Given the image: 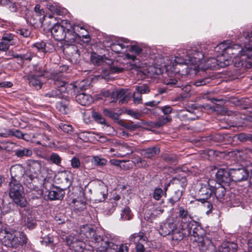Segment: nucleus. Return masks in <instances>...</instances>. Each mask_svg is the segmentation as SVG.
<instances>
[{
    "mask_svg": "<svg viewBox=\"0 0 252 252\" xmlns=\"http://www.w3.org/2000/svg\"><path fill=\"white\" fill-rule=\"evenodd\" d=\"M105 60H108L111 63L112 61L108 59L106 57L100 56L97 54H94L91 56V62L97 65H100L105 62Z\"/></svg>",
    "mask_w": 252,
    "mask_h": 252,
    "instance_id": "obj_36",
    "label": "nucleus"
},
{
    "mask_svg": "<svg viewBox=\"0 0 252 252\" xmlns=\"http://www.w3.org/2000/svg\"><path fill=\"white\" fill-rule=\"evenodd\" d=\"M29 193V197L30 199L34 200L40 198L43 194V191L41 189H30Z\"/></svg>",
    "mask_w": 252,
    "mask_h": 252,
    "instance_id": "obj_46",
    "label": "nucleus"
},
{
    "mask_svg": "<svg viewBox=\"0 0 252 252\" xmlns=\"http://www.w3.org/2000/svg\"><path fill=\"white\" fill-rule=\"evenodd\" d=\"M8 193L10 198L18 206L25 207L27 201L24 195V188L20 182L10 181L8 184Z\"/></svg>",
    "mask_w": 252,
    "mask_h": 252,
    "instance_id": "obj_2",
    "label": "nucleus"
},
{
    "mask_svg": "<svg viewBox=\"0 0 252 252\" xmlns=\"http://www.w3.org/2000/svg\"><path fill=\"white\" fill-rule=\"evenodd\" d=\"M114 97L119 99L122 103L127 102L130 98V92L128 90L121 89L113 93Z\"/></svg>",
    "mask_w": 252,
    "mask_h": 252,
    "instance_id": "obj_23",
    "label": "nucleus"
},
{
    "mask_svg": "<svg viewBox=\"0 0 252 252\" xmlns=\"http://www.w3.org/2000/svg\"><path fill=\"white\" fill-rule=\"evenodd\" d=\"M142 94L138 92L134 91L133 93V102L135 104H140L142 102Z\"/></svg>",
    "mask_w": 252,
    "mask_h": 252,
    "instance_id": "obj_61",
    "label": "nucleus"
},
{
    "mask_svg": "<svg viewBox=\"0 0 252 252\" xmlns=\"http://www.w3.org/2000/svg\"><path fill=\"white\" fill-rule=\"evenodd\" d=\"M194 245L200 252H215V247L211 240L206 237L194 239Z\"/></svg>",
    "mask_w": 252,
    "mask_h": 252,
    "instance_id": "obj_7",
    "label": "nucleus"
},
{
    "mask_svg": "<svg viewBox=\"0 0 252 252\" xmlns=\"http://www.w3.org/2000/svg\"><path fill=\"white\" fill-rule=\"evenodd\" d=\"M49 178H48L45 175H35L29 174L25 177L24 183V185L29 189H41L42 187L46 189H48V185H52V183L49 182Z\"/></svg>",
    "mask_w": 252,
    "mask_h": 252,
    "instance_id": "obj_4",
    "label": "nucleus"
},
{
    "mask_svg": "<svg viewBox=\"0 0 252 252\" xmlns=\"http://www.w3.org/2000/svg\"><path fill=\"white\" fill-rule=\"evenodd\" d=\"M135 87V90L141 94H148L150 91L149 86L146 84H142L140 86H136Z\"/></svg>",
    "mask_w": 252,
    "mask_h": 252,
    "instance_id": "obj_50",
    "label": "nucleus"
},
{
    "mask_svg": "<svg viewBox=\"0 0 252 252\" xmlns=\"http://www.w3.org/2000/svg\"><path fill=\"white\" fill-rule=\"evenodd\" d=\"M22 223L24 226L29 229H33L37 225L35 217L31 214L25 215L23 216Z\"/></svg>",
    "mask_w": 252,
    "mask_h": 252,
    "instance_id": "obj_24",
    "label": "nucleus"
},
{
    "mask_svg": "<svg viewBox=\"0 0 252 252\" xmlns=\"http://www.w3.org/2000/svg\"><path fill=\"white\" fill-rule=\"evenodd\" d=\"M64 190L58 187H54L48 190V197L50 200H62L64 196Z\"/></svg>",
    "mask_w": 252,
    "mask_h": 252,
    "instance_id": "obj_19",
    "label": "nucleus"
},
{
    "mask_svg": "<svg viewBox=\"0 0 252 252\" xmlns=\"http://www.w3.org/2000/svg\"><path fill=\"white\" fill-rule=\"evenodd\" d=\"M231 181L235 182L246 181L249 176L248 170L245 168H230Z\"/></svg>",
    "mask_w": 252,
    "mask_h": 252,
    "instance_id": "obj_11",
    "label": "nucleus"
},
{
    "mask_svg": "<svg viewBox=\"0 0 252 252\" xmlns=\"http://www.w3.org/2000/svg\"><path fill=\"white\" fill-rule=\"evenodd\" d=\"M208 67L211 69H218L219 68L218 65V62L217 58H210L207 62Z\"/></svg>",
    "mask_w": 252,
    "mask_h": 252,
    "instance_id": "obj_52",
    "label": "nucleus"
},
{
    "mask_svg": "<svg viewBox=\"0 0 252 252\" xmlns=\"http://www.w3.org/2000/svg\"><path fill=\"white\" fill-rule=\"evenodd\" d=\"M208 199H204V200H198V201L201 202L203 205L204 207H206L207 210H206V213L207 214H209L213 209L212 204L208 201Z\"/></svg>",
    "mask_w": 252,
    "mask_h": 252,
    "instance_id": "obj_60",
    "label": "nucleus"
},
{
    "mask_svg": "<svg viewBox=\"0 0 252 252\" xmlns=\"http://www.w3.org/2000/svg\"><path fill=\"white\" fill-rule=\"evenodd\" d=\"M175 227L174 223H164L160 225L159 233L163 236L171 235Z\"/></svg>",
    "mask_w": 252,
    "mask_h": 252,
    "instance_id": "obj_30",
    "label": "nucleus"
},
{
    "mask_svg": "<svg viewBox=\"0 0 252 252\" xmlns=\"http://www.w3.org/2000/svg\"><path fill=\"white\" fill-rule=\"evenodd\" d=\"M69 100L66 98H63L62 101L57 104V108L62 113L66 114L69 111Z\"/></svg>",
    "mask_w": 252,
    "mask_h": 252,
    "instance_id": "obj_34",
    "label": "nucleus"
},
{
    "mask_svg": "<svg viewBox=\"0 0 252 252\" xmlns=\"http://www.w3.org/2000/svg\"><path fill=\"white\" fill-rule=\"evenodd\" d=\"M11 181L20 182L26 174V170L21 164H15L10 168Z\"/></svg>",
    "mask_w": 252,
    "mask_h": 252,
    "instance_id": "obj_15",
    "label": "nucleus"
},
{
    "mask_svg": "<svg viewBox=\"0 0 252 252\" xmlns=\"http://www.w3.org/2000/svg\"><path fill=\"white\" fill-rule=\"evenodd\" d=\"M14 153L15 156L21 158L24 157H30L32 154V151L30 149L26 148H22L15 150Z\"/></svg>",
    "mask_w": 252,
    "mask_h": 252,
    "instance_id": "obj_35",
    "label": "nucleus"
},
{
    "mask_svg": "<svg viewBox=\"0 0 252 252\" xmlns=\"http://www.w3.org/2000/svg\"><path fill=\"white\" fill-rule=\"evenodd\" d=\"M49 160L52 163L57 165H60L62 162V158L58 154L53 153L50 156Z\"/></svg>",
    "mask_w": 252,
    "mask_h": 252,
    "instance_id": "obj_49",
    "label": "nucleus"
},
{
    "mask_svg": "<svg viewBox=\"0 0 252 252\" xmlns=\"http://www.w3.org/2000/svg\"><path fill=\"white\" fill-rule=\"evenodd\" d=\"M26 77L31 86L34 87L37 90L41 88L42 83L39 79V76L35 75L28 74Z\"/></svg>",
    "mask_w": 252,
    "mask_h": 252,
    "instance_id": "obj_29",
    "label": "nucleus"
},
{
    "mask_svg": "<svg viewBox=\"0 0 252 252\" xmlns=\"http://www.w3.org/2000/svg\"><path fill=\"white\" fill-rule=\"evenodd\" d=\"M65 91V88L63 90H53L45 93L44 95V97L48 98H64V95L63 93Z\"/></svg>",
    "mask_w": 252,
    "mask_h": 252,
    "instance_id": "obj_31",
    "label": "nucleus"
},
{
    "mask_svg": "<svg viewBox=\"0 0 252 252\" xmlns=\"http://www.w3.org/2000/svg\"><path fill=\"white\" fill-rule=\"evenodd\" d=\"M48 81L50 84H54L57 88H60L57 90H63V88L66 89L65 86L67 83L62 79L60 75H51L48 78Z\"/></svg>",
    "mask_w": 252,
    "mask_h": 252,
    "instance_id": "obj_25",
    "label": "nucleus"
},
{
    "mask_svg": "<svg viewBox=\"0 0 252 252\" xmlns=\"http://www.w3.org/2000/svg\"><path fill=\"white\" fill-rule=\"evenodd\" d=\"M163 194V190L160 188H156L154 189L153 197L156 200H159Z\"/></svg>",
    "mask_w": 252,
    "mask_h": 252,
    "instance_id": "obj_53",
    "label": "nucleus"
},
{
    "mask_svg": "<svg viewBox=\"0 0 252 252\" xmlns=\"http://www.w3.org/2000/svg\"><path fill=\"white\" fill-rule=\"evenodd\" d=\"M104 246H101L97 249V252H108L110 249L115 250L117 248V245L109 241L104 242Z\"/></svg>",
    "mask_w": 252,
    "mask_h": 252,
    "instance_id": "obj_38",
    "label": "nucleus"
},
{
    "mask_svg": "<svg viewBox=\"0 0 252 252\" xmlns=\"http://www.w3.org/2000/svg\"><path fill=\"white\" fill-rule=\"evenodd\" d=\"M58 127L62 129L63 132L67 133H69L72 132L73 129L71 125L63 123H60L59 124Z\"/></svg>",
    "mask_w": 252,
    "mask_h": 252,
    "instance_id": "obj_57",
    "label": "nucleus"
},
{
    "mask_svg": "<svg viewBox=\"0 0 252 252\" xmlns=\"http://www.w3.org/2000/svg\"><path fill=\"white\" fill-rule=\"evenodd\" d=\"M68 69V66L66 65H56L55 67H52L50 68V72L52 75H54L55 74L60 75L61 73L65 72Z\"/></svg>",
    "mask_w": 252,
    "mask_h": 252,
    "instance_id": "obj_42",
    "label": "nucleus"
},
{
    "mask_svg": "<svg viewBox=\"0 0 252 252\" xmlns=\"http://www.w3.org/2000/svg\"><path fill=\"white\" fill-rule=\"evenodd\" d=\"M251 135L250 134H246L244 133H241L236 135L237 138L240 141L242 142H245L247 141H251Z\"/></svg>",
    "mask_w": 252,
    "mask_h": 252,
    "instance_id": "obj_58",
    "label": "nucleus"
},
{
    "mask_svg": "<svg viewBox=\"0 0 252 252\" xmlns=\"http://www.w3.org/2000/svg\"><path fill=\"white\" fill-rule=\"evenodd\" d=\"M93 162L94 164L97 166H103L106 164L107 160L103 158H100L99 157H94L93 159Z\"/></svg>",
    "mask_w": 252,
    "mask_h": 252,
    "instance_id": "obj_54",
    "label": "nucleus"
},
{
    "mask_svg": "<svg viewBox=\"0 0 252 252\" xmlns=\"http://www.w3.org/2000/svg\"><path fill=\"white\" fill-rule=\"evenodd\" d=\"M242 52V47L237 44H234L232 45H228L227 48L226 49V54L228 55V57L232 58L233 56H238L241 55Z\"/></svg>",
    "mask_w": 252,
    "mask_h": 252,
    "instance_id": "obj_28",
    "label": "nucleus"
},
{
    "mask_svg": "<svg viewBox=\"0 0 252 252\" xmlns=\"http://www.w3.org/2000/svg\"><path fill=\"white\" fill-rule=\"evenodd\" d=\"M81 233L83 234L90 241L99 243L103 241V236L98 234L94 229L86 225L81 228Z\"/></svg>",
    "mask_w": 252,
    "mask_h": 252,
    "instance_id": "obj_10",
    "label": "nucleus"
},
{
    "mask_svg": "<svg viewBox=\"0 0 252 252\" xmlns=\"http://www.w3.org/2000/svg\"><path fill=\"white\" fill-rule=\"evenodd\" d=\"M93 118L95 121L101 124H105V119L97 112H94L93 114Z\"/></svg>",
    "mask_w": 252,
    "mask_h": 252,
    "instance_id": "obj_63",
    "label": "nucleus"
},
{
    "mask_svg": "<svg viewBox=\"0 0 252 252\" xmlns=\"http://www.w3.org/2000/svg\"><path fill=\"white\" fill-rule=\"evenodd\" d=\"M171 120L172 118L170 116H161L155 122L154 125L156 127H160L171 122Z\"/></svg>",
    "mask_w": 252,
    "mask_h": 252,
    "instance_id": "obj_37",
    "label": "nucleus"
},
{
    "mask_svg": "<svg viewBox=\"0 0 252 252\" xmlns=\"http://www.w3.org/2000/svg\"><path fill=\"white\" fill-rule=\"evenodd\" d=\"M187 228H184L182 229L183 231H187V235H192L195 239H198L199 237H203V230L198 225V223L195 221V223H191Z\"/></svg>",
    "mask_w": 252,
    "mask_h": 252,
    "instance_id": "obj_16",
    "label": "nucleus"
},
{
    "mask_svg": "<svg viewBox=\"0 0 252 252\" xmlns=\"http://www.w3.org/2000/svg\"><path fill=\"white\" fill-rule=\"evenodd\" d=\"M214 195L218 200L224 199V196L226 193L225 189L220 184L215 181L214 184Z\"/></svg>",
    "mask_w": 252,
    "mask_h": 252,
    "instance_id": "obj_27",
    "label": "nucleus"
},
{
    "mask_svg": "<svg viewBox=\"0 0 252 252\" xmlns=\"http://www.w3.org/2000/svg\"><path fill=\"white\" fill-rule=\"evenodd\" d=\"M243 35L246 39L248 40V43L245 45V48L248 51L251 52L252 51V32H244Z\"/></svg>",
    "mask_w": 252,
    "mask_h": 252,
    "instance_id": "obj_45",
    "label": "nucleus"
},
{
    "mask_svg": "<svg viewBox=\"0 0 252 252\" xmlns=\"http://www.w3.org/2000/svg\"><path fill=\"white\" fill-rule=\"evenodd\" d=\"M32 46L36 48L38 52H42L44 54L50 52V49L46 43L44 41L37 42L33 44Z\"/></svg>",
    "mask_w": 252,
    "mask_h": 252,
    "instance_id": "obj_41",
    "label": "nucleus"
},
{
    "mask_svg": "<svg viewBox=\"0 0 252 252\" xmlns=\"http://www.w3.org/2000/svg\"><path fill=\"white\" fill-rule=\"evenodd\" d=\"M214 184L215 181L209 179L199 184L200 188L198 191V195L200 197L197 200L209 199L214 195Z\"/></svg>",
    "mask_w": 252,
    "mask_h": 252,
    "instance_id": "obj_5",
    "label": "nucleus"
},
{
    "mask_svg": "<svg viewBox=\"0 0 252 252\" xmlns=\"http://www.w3.org/2000/svg\"><path fill=\"white\" fill-rule=\"evenodd\" d=\"M171 184L172 192L168 199V203L173 207L182 197L183 190L187 185V180L185 176L180 178L175 177L171 180Z\"/></svg>",
    "mask_w": 252,
    "mask_h": 252,
    "instance_id": "obj_3",
    "label": "nucleus"
},
{
    "mask_svg": "<svg viewBox=\"0 0 252 252\" xmlns=\"http://www.w3.org/2000/svg\"><path fill=\"white\" fill-rule=\"evenodd\" d=\"M129 240L130 243H133L136 245L138 243H141L140 242H146V237L144 236L142 232L140 231L131 234L129 238Z\"/></svg>",
    "mask_w": 252,
    "mask_h": 252,
    "instance_id": "obj_32",
    "label": "nucleus"
},
{
    "mask_svg": "<svg viewBox=\"0 0 252 252\" xmlns=\"http://www.w3.org/2000/svg\"><path fill=\"white\" fill-rule=\"evenodd\" d=\"M66 243L70 249L74 252H93L92 250H87L86 244L82 241L69 237L66 239Z\"/></svg>",
    "mask_w": 252,
    "mask_h": 252,
    "instance_id": "obj_9",
    "label": "nucleus"
},
{
    "mask_svg": "<svg viewBox=\"0 0 252 252\" xmlns=\"http://www.w3.org/2000/svg\"><path fill=\"white\" fill-rule=\"evenodd\" d=\"M27 22L35 28L44 25L45 24L41 20V17L38 14H33L29 16L27 19Z\"/></svg>",
    "mask_w": 252,
    "mask_h": 252,
    "instance_id": "obj_33",
    "label": "nucleus"
},
{
    "mask_svg": "<svg viewBox=\"0 0 252 252\" xmlns=\"http://www.w3.org/2000/svg\"><path fill=\"white\" fill-rule=\"evenodd\" d=\"M116 147L118 156L121 158L129 156L134 152L133 147L125 142H116Z\"/></svg>",
    "mask_w": 252,
    "mask_h": 252,
    "instance_id": "obj_13",
    "label": "nucleus"
},
{
    "mask_svg": "<svg viewBox=\"0 0 252 252\" xmlns=\"http://www.w3.org/2000/svg\"><path fill=\"white\" fill-rule=\"evenodd\" d=\"M161 158L165 162L170 164H174L177 162V157L174 154H164Z\"/></svg>",
    "mask_w": 252,
    "mask_h": 252,
    "instance_id": "obj_44",
    "label": "nucleus"
},
{
    "mask_svg": "<svg viewBox=\"0 0 252 252\" xmlns=\"http://www.w3.org/2000/svg\"><path fill=\"white\" fill-rule=\"evenodd\" d=\"M228 45V44H227L226 42H223L215 47V51L217 52L220 53V54H226Z\"/></svg>",
    "mask_w": 252,
    "mask_h": 252,
    "instance_id": "obj_48",
    "label": "nucleus"
},
{
    "mask_svg": "<svg viewBox=\"0 0 252 252\" xmlns=\"http://www.w3.org/2000/svg\"><path fill=\"white\" fill-rule=\"evenodd\" d=\"M17 33L24 37H29L31 34V31L26 28H21L17 30Z\"/></svg>",
    "mask_w": 252,
    "mask_h": 252,
    "instance_id": "obj_59",
    "label": "nucleus"
},
{
    "mask_svg": "<svg viewBox=\"0 0 252 252\" xmlns=\"http://www.w3.org/2000/svg\"><path fill=\"white\" fill-rule=\"evenodd\" d=\"M63 52L70 57L76 55L79 56V50L77 47L74 44L70 45L65 48L63 50Z\"/></svg>",
    "mask_w": 252,
    "mask_h": 252,
    "instance_id": "obj_39",
    "label": "nucleus"
},
{
    "mask_svg": "<svg viewBox=\"0 0 252 252\" xmlns=\"http://www.w3.org/2000/svg\"><path fill=\"white\" fill-rule=\"evenodd\" d=\"M76 101L83 106L91 104L94 101L93 97L89 94L81 92L78 93L75 97Z\"/></svg>",
    "mask_w": 252,
    "mask_h": 252,
    "instance_id": "obj_22",
    "label": "nucleus"
},
{
    "mask_svg": "<svg viewBox=\"0 0 252 252\" xmlns=\"http://www.w3.org/2000/svg\"><path fill=\"white\" fill-rule=\"evenodd\" d=\"M25 234L20 233L17 236L16 232L9 228L5 227L0 230V242L6 247L17 248L27 243Z\"/></svg>",
    "mask_w": 252,
    "mask_h": 252,
    "instance_id": "obj_1",
    "label": "nucleus"
},
{
    "mask_svg": "<svg viewBox=\"0 0 252 252\" xmlns=\"http://www.w3.org/2000/svg\"><path fill=\"white\" fill-rule=\"evenodd\" d=\"M126 113L127 114L136 119H139L142 116V114L140 112L137 111H134L132 109L127 110L126 111Z\"/></svg>",
    "mask_w": 252,
    "mask_h": 252,
    "instance_id": "obj_62",
    "label": "nucleus"
},
{
    "mask_svg": "<svg viewBox=\"0 0 252 252\" xmlns=\"http://www.w3.org/2000/svg\"><path fill=\"white\" fill-rule=\"evenodd\" d=\"M238 246L237 243L233 242H225L222 243L218 248V252H237Z\"/></svg>",
    "mask_w": 252,
    "mask_h": 252,
    "instance_id": "obj_21",
    "label": "nucleus"
},
{
    "mask_svg": "<svg viewBox=\"0 0 252 252\" xmlns=\"http://www.w3.org/2000/svg\"><path fill=\"white\" fill-rule=\"evenodd\" d=\"M61 179H62V184H63V189L68 188L71 185V181L68 176L65 174L61 175Z\"/></svg>",
    "mask_w": 252,
    "mask_h": 252,
    "instance_id": "obj_51",
    "label": "nucleus"
},
{
    "mask_svg": "<svg viewBox=\"0 0 252 252\" xmlns=\"http://www.w3.org/2000/svg\"><path fill=\"white\" fill-rule=\"evenodd\" d=\"M50 29L52 35L55 40L61 41L64 40L65 38V27L56 24L54 25Z\"/></svg>",
    "mask_w": 252,
    "mask_h": 252,
    "instance_id": "obj_17",
    "label": "nucleus"
},
{
    "mask_svg": "<svg viewBox=\"0 0 252 252\" xmlns=\"http://www.w3.org/2000/svg\"><path fill=\"white\" fill-rule=\"evenodd\" d=\"M225 54H220L217 56V60L218 62V65L220 68H222L228 65L231 61L229 59H224V56Z\"/></svg>",
    "mask_w": 252,
    "mask_h": 252,
    "instance_id": "obj_43",
    "label": "nucleus"
},
{
    "mask_svg": "<svg viewBox=\"0 0 252 252\" xmlns=\"http://www.w3.org/2000/svg\"><path fill=\"white\" fill-rule=\"evenodd\" d=\"M192 113L190 111H187L180 115V118L183 121H193L196 119L197 117H191Z\"/></svg>",
    "mask_w": 252,
    "mask_h": 252,
    "instance_id": "obj_55",
    "label": "nucleus"
},
{
    "mask_svg": "<svg viewBox=\"0 0 252 252\" xmlns=\"http://www.w3.org/2000/svg\"><path fill=\"white\" fill-rule=\"evenodd\" d=\"M30 174L46 176L47 169L42 167L41 162L38 160H31L29 162Z\"/></svg>",
    "mask_w": 252,
    "mask_h": 252,
    "instance_id": "obj_14",
    "label": "nucleus"
},
{
    "mask_svg": "<svg viewBox=\"0 0 252 252\" xmlns=\"http://www.w3.org/2000/svg\"><path fill=\"white\" fill-rule=\"evenodd\" d=\"M211 81L210 78H205L203 79H198L194 82V85L197 86H201L203 85H205L208 83H209Z\"/></svg>",
    "mask_w": 252,
    "mask_h": 252,
    "instance_id": "obj_64",
    "label": "nucleus"
},
{
    "mask_svg": "<svg viewBox=\"0 0 252 252\" xmlns=\"http://www.w3.org/2000/svg\"><path fill=\"white\" fill-rule=\"evenodd\" d=\"M131 211L128 207H126L124 209L121 214V217L123 220H129L131 218L130 215Z\"/></svg>",
    "mask_w": 252,
    "mask_h": 252,
    "instance_id": "obj_56",
    "label": "nucleus"
},
{
    "mask_svg": "<svg viewBox=\"0 0 252 252\" xmlns=\"http://www.w3.org/2000/svg\"><path fill=\"white\" fill-rule=\"evenodd\" d=\"M160 153V149L158 146H153L142 149L140 151L141 155L145 158L152 159Z\"/></svg>",
    "mask_w": 252,
    "mask_h": 252,
    "instance_id": "obj_20",
    "label": "nucleus"
},
{
    "mask_svg": "<svg viewBox=\"0 0 252 252\" xmlns=\"http://www.w3.org/2000/svg\"><path fill=\"white\" fill-rule=\"evenodd\" d=\"M33 71L34 73L38 74V76H43L48 78L49 76L52 75L50 68H48L46 65L42 66L38 64L34 65Z\"/></svg>",
    "mask_w": 252,
    "mask_h": 252,
    "instance_id": "obj_26",
    "label": "nucleus"
},
{
    "mask_svg": "<svg viewBox=\"0 0 252 252\" xmlns=\"http://www.w3.org/2000/svg\"><path fill=\"white\" fill-rule=\"evenodd\" d=\"M184 231V232H181L179 229L175 227L171 234L172 235V240L176 241L182 240L184 238V235H187V231Z\"/></svg>",
    "mask_w": 252,
    "mask_h": 252,
    "instance_id": "obj_40",
    "label": "nucleus"
},
{
    "mask_svg": "<svg viewBox=\"0 0 252 252\" xmlns=\"http://www.w3.org/2000/svg\"><path fill=\"white\" fill-rule=\"evenodd\" d=\"M217 181L229 183L231 181L230 168H220L216 174Z\"/></svg>",
    "mask_w": 252,
    "mask_h": 252,
    "instance_id": "obj_18",
    "label": "nucleus"
},
{
    "mask_svg": "<svg viewBox=\"0 0 252 252\" xmlns=\"http://www.w3.org/2000/svg\"><path fill=\"white\" fill-rule=\"evenodd\" d=\"M165 83L168 87L180 88L186 93H189L191 90V86L185 83L178 76H176L173 78L167 79Z\"/></svg>",
    "mask_w": 252,
    "mask_h": 252,
    "instance_id": "obj_12",
    "label": "nucleus"
},
{
    "mask_svg": "<svg viewBox=\"0 0 252 252\" xmlns=\"http://www.w3.org/2000/svg\"><path fill=\"white\" fill-rule=\"evenodd\" d=\"M178 217L180 220V226L182 229L187 228L190 223H195L191 215L189 214L188 210L183 206L179 207L178 209Z\"/></svg>",
    "mask_w": 252,
    "mask_h": 252,
    "instance_id": "obj_8",
    "label": "nucleus"
},
{
    "mask_svg": "<svg viewBox=\"0 0 252 252\" xmlns=\"http://www.w3.org/2000/svg\"><path fill=\"white\" fill-rule=\"evenodd\" d=\"M66 26L65 30V38L64 39L66 42L70 43L74 42L80 36L79 33L77 32H79L81 30L85 31L83 27L77 25H74L72 26L70 24H67Z\"/></svg>",
    "mask_w": 252,
    "mask_h": 252,
    "instance_id": "obj_6",
    "label": "nucleus"
},
{
    "mask_svg": "<svg viewBox=\"0 0 252 252\" xmlns=\"http://www.w3.org/2000/svg\"><path fill=\"white\" fill-rule=\"evenodd\" d=\"M121 126L130 131H134L137 128L140 127V125L139 123L134 124L131 121L123 122Z\"/></svg>",
    "mask_w": 252,
    "mask_h": 252,
    "instance_id": "obj_47",
    "label": "nucleus"
}]
</instances>
